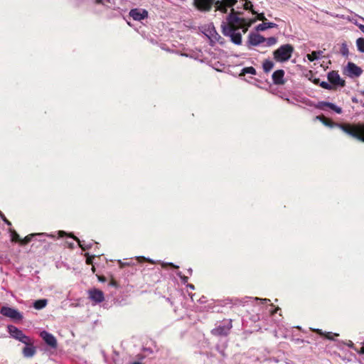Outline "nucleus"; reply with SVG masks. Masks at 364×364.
<instances>
[{
	"label": "nucleus",
	"mask_w": 364,
	"mask_h": 364,
	"mask_svg": "<svg viewBox=\"0 0 364 364\" xmlns=\"http://www.w3.org/2000/svg\"><path fill=\"white\" fill-rule=\"evenodd\" d=\"M223 34L230 38V41L235 45L242 43V34L240 32V28L227 25L223 22L221 25Z\"/></svg>",
	"instance_id": "obj_1"
},
{
	"label": "nucleus",
	"mask_w": 364,
	"mask_h": 364,
	"mask_svg": "<svg viewBox=\"0 0 364 364\" xmlns=\"http://www.w3.org/2000/svg\"><path fill=\"white\" fill-rule=\"evenodd\" d=\"M294 50V48L291 44L282 45L274 51V59L279 63L287 62L291 58Z\"/></svg>",
	"instance_id": "obj_2"
},
{
	"label": "nucleus",
	"mask_w": 364,
	"mask_h": 364,
	"mask_svg": "<svg viewBox=\"0 0 364 364\" xmlns=\"http://www.w3.org/2000/svg\"><path fill=\"white\" fill-rule=\"evenodd\" d=\"M341 129L347 134L364 142V124L353 126L340 125Z\"/></svg>",
	"instance_id": "obj_3"
},
{
	"label": "nucleus",
	"mask_w": 364,
	"mask_h": 364,
	"mask_svg": "<svg viewBox=\"0 0 364 364\" xmlns=\"http://www.w3.org/2000/svg\"><path fill=\"white\" fill-rule=\"evenodd\" d=\"M0 313L3 316L9 317L15 322L21 321L23 318L22 313L16 309L9 306H3L1 309Z\"/></svg>",
	"instance_id": "obj_4"
},
{
	"label": "nucleus",
	"mask_w": 364,
	"mask_h": 364,
	"mask_svg": "<svg viewBox=\"0 0 364 364\" xmlns=\"http://www.w3.org/2000/svg\"><path fill=\"white\" fill-rule=\"evenodd\" d=\"M327 78L333 87H344L345 80L342 79L337 71H331L327 75Z\"/></svg>",
	"instance_id": "obj_5"
},
{
	"label": "nucleus",
	"mask_w": 364,
	"mask_h": 364,
	"mask_svg": "<svg viewBox=\"0 0 364 364\" xmlns=\"http://www.w3.org/2000/svg\"><path fill=\"white\" fill-rule=\"evenodd\" d=\"M265 38L257 33H250L248 35L247 46H258L264 43Z\"/></svg>",
	"instance_id": "obj_6"
},
{
	"label": "nucleus",
	"mask_w": 364,
	"mask_h": 364,
	"mask_svg": "<svg viewBox=\"0 0 364 364\" xmlns=\"http://www.w3.org/2000/svg\"><path fill=\"white\" fill-rule=\"evenodd\" d=\"M232 328V321H225L212 330V333L215 336H227Z\"/></svg>",
	"instance_id": "obj_7"
},
{
	"label": "nucleus",
	"mask_w": 364,
	"mask_h": 364,
	"mask_svg": "<svg viewBox=\"0 0 364 364\" xmlns=\"http://www.w3.org/2000/svg\"><path fill=\"white\" fill-rule=\"evenodd\" d=\"M237 2V0H223L217 1L215 3V7L217 11L222 13H227L229 7L233 6Z\"/></svg>",
	"instance_id": "obj_8"
},
{
	"label": "nucleus",
	"mask_w": 364,
	"mask_h": 364,
	"mask_svg": "<svg viewBox=\"0 0 364 364\" xmlns=\"http://www.w3.org/2000/svg\"><path fill=\"white\" fill-rule=\"evenodd\" d=\"M129 16L134 21H141L148 17V11L143 9H132L129 11Z\"/></svg>",
	"instance_id": "obj_9"
},
{
	"label": "nucleus",
	"mask_w": 364,
	"mask_h": 364,
	"mask_svg": "<svg viewBox=\"0 0 364 364\" xmlns=\"http://www.w3.org/2000/svg\"><path fill=\"white\" fill-rule=\"evenodd\" d=\"M227 25L232 26H235V24L243 26L245 23L244 18H241L234 14L233 9H231V13L227 16Z\"/></svg>",
	"instance_id": "obj_10"
},
{
	"label": "nucleus",
	"mask_w": 364,
	"mask_h": 364,
	"mask_svg": "<svg viewBox=\"0 0 364 364\" xmlns=\"http://www.w3.org/2000/svg\"><path fill=\"white\" fill-rule=\"evenodd\" d=\"M194 5L201 11H209L213 6L212 0H194Z\"/></svg>",
	"instance_id": "obj_11"
},
{
	"label": "nucleus",
	"mask_w": 364,
	"mask_h": 364,
	"mask_svg": "<svg viewBox=\"0 0 364 364\" xmlns=\"http://www.w3.org/2000/svg\"><path fill=\"white\" fill-rule=\"evenodd\" d=\"M346 70L348 72V75L350 77H359L363 73V70L360 67H358L355 63L351 62H349L348 63L346 66Z\"/></svg>",
	"instance_id": "obj_12"
},
{
	"label": "nucleus",
	"mask_w": 364,
	"mask_h": 364,
	"mask_svg": "<svg viewBox=\"0 0 364 364\" xmlns=\"http://www.w3.org/2000/svg\"><path fill=\"white\" fill-rule=\"evenodd\" d=\"M89 298L95 304L101 303L104 301V294L101 290L93 289L89 291Z\"/></svg>",
	"instance_id": "obj_13"
},
{
	"label": "nucleus",
	"mask_w": 364,
	"mask_h": 364,
	"mask_svg": "<svg viewBox=\"0 0 364 364\" xmlns=\"http://www.w3.org/2000/svg\"><path fill=\"white\" fill-rule=\"evenodd\" d=\"M41 336L44 340V341L48 344L49 346L55 348L57 347V341L56 338L54 337L53 335L51 333L43 331L41 333Z\"/></svg>",
	"instance_id": "obj_14"
},
{
	"label": "nucleus",
	"mask_w": 364,
	"mask_h": 364,
	"mask_svg": "<svg viewBox=\"0 0 364 364\" xmlns=\"http://www.w3.org/2000/svg\"><path fill=\"white\" fill-rule=\"evenodd\" d=\"M317 107L318 109H321L322 110H325L326 108H330L331 109L333 110L338 114H341L342 112V109L333 103L328 102H320L318 105H317Z\"/></svg>",
	"instance_id": "obj_15"
},
{
	"label": "nucleus",
	"mask_w": 364,
	"mask_h": 364,
	"mask_svg": "<svg viewBox=\"0 0 364 364\" xmlns=\"http://www.w3.org/2000/svg\"><path fill=\"white\" fill-rule=\"evenodd\" d=\"M284 71L283 70H277L274 71L272 74L273 82L276 85H283L284 83Z\"/></svg>",
	"instance_id": "obj_16"
},
{
	"label": "nucleus",
	"mask_w": 364,
	"mask_h": 364,
	"mask_svg": "<svg viewBox=\"0 0 364 364\" xmlns=\"http://www.w3.org/2000/svg\"><path fill=\"white\" fill-rule=\"evenodd\" d=\"M36 353V348L31 343L28 345L25 346L23 348L22 353L25 358H32Z\"/></svg>",
	"instance_id": "obj_17"
},
{
	"label": "nucleus",
	"mask_w": 364,
	"mask_h": 364,
	"mask_svg": "<svg viewBox=\"0 0 364 364\" xmlns=\"http://www.w3.org/2000/svg\"><path fill=\"white\" fill-rule=\"evenodd\" d=\"M7 329L10 336L18 341L23 333L21 330L18 329L17 327L13 325H9L7 326Z\"/></svg>",
	"instance_id": "obj_18"
},
{
	"label": "nucleus",
	"mask_w": 364,
	"mask_h": 364,
	"mask_svg": "<svg viewBox=\"0 0 364 364\" xmlns=\"http://www.w3.org/2000/svg\"><path fill=\"white\" fill-rule=\"evenodd\" d=\"M276 27H277V25L276 23H272V22L265 23V22H263V23H259V25H257L256 26V31H265L267 28H276Z\"/></svg>",
	"instance_id": "obj_19"
},
{
	"label": "nucleus",
	"mask_w": 364,
	"mask_h": 364,
	"mask_svg": "<svg viewBox=\"0 0 364 364\" xmlns=\"http://www.w3.org/2000/svg\"><path fill=\"white\" fill-rule=\"evenodd\" d=\"M311 330L312 331H314V332H316L317 333H318L319 335L321 336H325V337L328 339V340H333V336H338V333H332L331 332H326V333H324L322 331V330L319 329V328H311Z\"/></svg>",
	"instance_id": "obj_20"
},
{
	"label": "nucleus",
	"mask_w": 364,
	"mask_h": 364,
	"mask_svg": "<svg viewBox=\"0 0 364 364\" xmlns=\"http://www.w3.org/2000/svg\"><path fill=\"white\" fill-rule=\"evenodd\" d=\"M323 54V51L321 50H317V51H313L311 53L307 54L306 58L308 60L311 62H313L316 60L319 59Z\"/></svg>",
	"instance_id": "obj_21"
},
{
	"label": "nucleus",
	"mask_w": 364,
	"mask_h": 364,
	"mask_svg": "<svg viewBox=\"0 0 364 364\" xmlns=\"http://www.w3.org/2000/svg\"><path fill=\"white\" fill-rule=\"evenodd\" d=\"M48 301L47 299H38L33 304V307L36 309L40 310L46 307L47 305Z\"/></svg>",
	"instance_id": "obj_22"
},
{
	"label": "nucleus",
	"mask_w": 364,
	"mask_h": 364,
	"mask_svg": "<svg viewBox=\"0 0 364 364\" xmlns=\"http://www.w3.org/2000/svg\"><path fill=\"white\" fill-rule=\"evenodd\" d=\"M246 74H251L255 75L257 74L256 70L253 67H246L242 69L240 74V76H244Z\"/></svg>",
	"instance_id": "obj_23"
},
{
	"label": "nucleus",
	"mask_w": 364,
	"mask_h": 364,
	"mask_svg": "<svg viewBox=\"0 0 364 364\" xmlns=\"http://www.w3.org/2000/svg\"><path fill=\"white\" fill-rule=\"evenodd\" d=\"M36 235L43 236V235H46V234L45 233L30 234V235L26 236L24 237V239L21 240V245L28 244V242H30L31 241L32 238Z\"/></svg>",
	"instance_id": "obj_24"
},
{
	"label": "nucleus",
	"mask_w": 364,
	"mask_h": 364,
	"mask_svg": "<svg viewBox=\"0 0 364 364\" xmlns=\"http://www.w3.org/2000/svg\"><path fill=\"white\" fill-rule=\"evenodd\" d=\"M274 67V63L272 61L269 60H266L264 61L262 68L265 73L269 72Z\"/></svg>",
	"instance_id": "obj_25"
},
{
	"label": "nucleus",
	"mask_w": 364,
	"mask_h": 364,
	"mask_svg": "<svg viewBox=\"0 0 364 364\" xmlns=\"http://www.w3.org/2000/svg\"><path fill=\"white\" fill-rule=\"evenodd\" d=\"M72 237H73L77 242H78V245L83 250H88L92 246V243H85V241H80L78 238L74 237V236H71Z\"/></svg>",
	"instance_id": "obj_26"
},
{
	"label": "nucleus",
	"mask_w": 364,
	"mask_h": 364,
	"mask_svg": "<svg viewBox=\"0 0 364 364\" xmlns=\"http://www.w3.org/2000/svg\"><path fill=\"white\" fill-rule=\"evenodd\" d=\"M277 43V38L276 37H269L268 38H265L264 46L265 47H271L275 45Z\"/></svg>",
	"instance_id": "obj_27"
},
{
	"label": "nucleus",
	"mask_w": 364,
	"mask_h": 364,
	"mask_svg": "<svg viewBox=\"0 0 364 364\" xmlns=\"http://www.w3.org/2000/svg\"><path fill=\"white\" fill-rule=\"evenodd\" d=\"M356 47L359 52L364 53V38H359L356 40Z\"/></svg>",
	"instance_id": "obj_28"
},
{
	"label": "nucleus",
	"mask_w": 364,
	"mask_h": 364,
	"mask_svg": "<svg viewBox=\"0 0 364 364\" xmlns=\"http://www.w3.org/2000/svg\"><path fill=\"white\" fill-rule=\"evenodd\" d=\"M18 341L24 343L26 346L33 343L32 339L24 333L18 339Z\"/></svg>",
	"instance_id": "obj_29"
},
{
	"label": "nucleus",
	"mask_w": 364,
	"mask_h": 364,
	"mask_svg": "<svg viewBox=\"0 0 364 364\" xmlns=\"http://www.w3.org/2000/svg\"><path fill=\"white\" fill-rule=\"evenodd\" d=\"M341 53L343 56H348V55L349 53L348 48V46H347V44L346 43H343L342 45H341Z\"/></svg>",
	"instance_id": "obj_30"
},
{
	"label": "nucleus",
	"mask_w": 364,
	"mask_h": 364,
	"mask_svg": "<svg viewBox=\"0 0 364 364\" xmlns=\"http://www.w3.org/2000/svg\"><path fill=\"white\" fill-rule=\"evenodd\" d=\"M316 119H319L320 121H321L322 123L324 125H326V126H328V127H332L333 126V122L331 121L328 120V119H326L323 117L318 116V117H316Z\"/></svg>",
	"instance_id": "obj_31"
},
{
	"label": "nucleus",
	"mask_w": 364,
	"mask_h": 364,
	"mask_svg": "<svg viewBox=\"0 0 364 364\" xmlns=\"http://www.w3.org/2000/svg\"><path fill=\"white\" fill-rule=\"evenodd\" d=\"M210 34L212 37L211 41H218V39L220 38V36L217 33L214 28L210 30Z\"/></svg>",
	"instance_id": "obj_32"
},
{
	"label": "nucleus",
	"mask_w": 364,
	"mask_h": 364,
	"mask_svg": "<svg viewBox=\"0 0 364 364\" xmlns=\"http://www.w3.org/2000/svg\"><path fill=\"white\" fill-rule=\"evenodd\" d=\"M11 240L14 242H21L19 235L15 230H11Z\"/></svg>",
	"instance_id": "obj_33"
},
{
	"label": "nucleus",
	"mask_w": 364,
	"mask_h": 364,
	"mask_svg": "<svg viewBox=\"0 0 364 364\" xmlns=\"http://www.w3.org/2000/svg\"><path fill=\"white\" fill-rule=\"evenodd\" d=\"M319 85L322 87V88H324L326 90H331L333 89V86L332 85L329 84L328 82H325V81H322L319 83Z\"/></svg>",
	"instance_id": "obj_34"
},
{
	"label": "nucleus",
	"mask_w": 364,
	"mask_h": 364,
	"mask_svg": "<svg viewBox=\"0 0 364 364\" xmlns=\"http://www.w3.org/2000/svg\"><path fill=\"white\" fill-rule=\"evenodd\" d=\"M252 7H253V5L252 4V3L250 1H245L244 3V8L245 10H251L253 14H256L253 10H252Z\"/></svg>",
	"instance_id": "obj_35"
},
{
	"label": "nucleus",
	"mask_w": 364,
	"mask_h": 364,
	"mask_svg": "<svg viewBox=\"0 0 364 364\" xmlns=\"http://www.w3.org/2000/svg\"><path fill=\"white\" fill-rule=\"evenodd\" d=\"M177 275L181 279L183 283H186L188 282V277L183 275L181 272H177Z\"/></svg>",
	"instance_id": "obj_36"
},
{
	"label": "nucleus",
	"mask_w": 364,
	"mask_h": 364,
	"mask_svg": "<svg viewBox=\"0 0 364 364\" xmlns=\"http://www.w3.org/2000/svg\"><path fill=\"white\" fill-rule=\"evenodd\" d=\"M86 257H87V259H86L87 264H92V259H94V256H90L88 254H86Z\"/></svg>",
	"instance_id": "obj_37"
},
{
	"label": "nucleus",
	"mask_w": 364,
	"mask_h": 364,
	"mask_svg": "<svg viewBox=\"0 0 364 364\" xmlns=\"http://www.w3.org/2000/svg\"><path fill=\"white\" fill-rule=\"evenodd\" d=\"M0 215L1 217L2 218V220H4V222L9 226H11V223L9 220H8L5 216L2 214V213L0 211Z\"/></svg>",
	"instance_id": "obj_38"
},
{
	"label": "nucleus",
	"mask_w": 364,
	"mask_h": 364,
	"mask_svg": "<svg viewBox=\"0 0 364 364\" xmlns=\"http://www.w3.org/2000/svg\"><path fill=\"white\" fill-rule=\"evenodd\" d=\"M257 18L262 21L266 20L264 13L257 14Z\"/></svg>",
	"instance_id": "obj_39"
},
{
	"label": "nucleus",
	"mask_w": 364,
	"mask_h": 364,
	"mask_svg": "<svg viewBox=\"0 0 364 364\" xmlns=\"http://www.w3.org/2000/svg\"><path fill=\"white\" fill-rule=\"evenodd\" d=\"M253 299L255 300V301L259 300V301H262L263 303H266L267 301H269V299H259V298H257V297H255Z\"/></svg>",
	"instance_id": "obj_40"
},
{
	"label": "nucleus",
	"mask_w": 364,
	"mask_h": 364,
	"mask_svg": "<svg viewBox=\"0 0 364 364\" xmlns=\"http://www.w3.org/2000/svg\"><path fill=\"white\" fill-rule=\"evenodd\" d=\"M166 264L170 265V266H171V267H174V268H178V266L175 265L174 264H173V263H171V262H170V263H163V264H162V266H163V267H164V266H166Z\"/></svg>",
	"instance_id": "obj_41"
},
{
	"label": "nucleus",
	"mask_w": 364,
	"mask_h": 364,
	"mask_svg": "<svg viewBox=\"0 0 364 364\" xmlns=\"http://www.w3.org/2000/svg\"><path fill=\"white\" fill-rule=\"evenodd\" d=\"M119 263L121 267H123L125 265H130V263H129V262L124 263L121 260H119Z\"/></svg>",
	"instance_id": "obj_42"
},
{
	"label": "nucleus",
	"mask_w": 364,
	"mask_h": 364,
	"mask_svg": "<svg viewBox=\"0 0 364 364\" xmlns=\"http://www.w3.org/2000/svg\"><path fill=\"white\" fill-rule=\"evenodd\" d=\"M139 259H143L144 260H146V261L149 262L151 264H154V262L152 259H146V258L143 257H139Z\"/></svg>",
	"instance_id": "obj_43"
},
{
	"label": "nucleus",
	"mask_w": 364,
	"mask_h": 364,
	"mask_svg": "<svg viewBox=\"0 0 364 364\" xmlns=\"http://www.w3.org/2000/svg\"><path fill=\"white\" fill-rule=\"evenodd\" d=\"M313 82L316 85H319V83L321 82L319 79L318 78H315L313 80Z\"/></svg>",
	"instance_id": "obj_44"
},
{
	"label": "nucleus",
	"mask_w": 364,
	"mask_h": 364,
	"mask_svg": "<svg viewBox=\"0 0 364 364\" xmlns=\"http://www.w3.org/2000/svg\"><path fill=\"white\" fill-rule=\"evenodd\" d=\"M59 237H63L66 233L64 231H59L58 232Z\"/></svg>",
	"instance_id": "obj_45"
},
{
	"label": "nucleus",
	"mask_w": 364,
	"mask_h": 364,
	"mask_svg": "<svg viewBox=\"0 0 364 364\" xmlns=\"http://www.w3.org/2000/svg\"><path fill=\"white\" fill-rule=\"evenodd\" d=\"M187 287H188V288H189V289H192V290L195 289V287H194V285H193V284H188L187 285Z\"/></svg>",
	"instance_id": "obj_46"
},
{
	"label": "nucleus",
	"mask_w": 364,
	"mask_h": 364,
	"mask_svg": "<svg viewBox=\"0 0 364 364\" xmlns=\"http://www.w3.org/2000/svg\"><path fill=\"white\" fill-rule=\"evenodd\" d=\"M358 27H359L360 30L364 33V25L360 24V25H359Z\"/></svg>",
	"instance_id": "obj_47"
},
{
	"label": "nucleus",
	"mask_w": 364,
	"mask_h": 364,
	"mask_svg": "<svg viewBox=\"0 0 364 364\" xmlns=\"http://www.w3.org/2000/svg\"><path fill=\"white\" fill-rule=\"evenodd\" d=\"M109 285L111 286H116V282L114 281H111L110 283H109Z\"/></svg>",
	"instance_id": "obj_48"
},
{
	"label": "nucleus",
	"mask_w": 364,
	"mask_h": 364,
	"mask_svg": "<svg viewBox=\"0 0 364 364\" xmlns=\"http://www.w3.org/2000/svg\"><path fill=\"white\" fill-rule=\"evenodd\" d=\"M252 299V298H250V297H245V298H244V299H243L245 300V301H244V302H247L248 300H250V299Z\"/></svg>",
	"instance_id": "obj_49"
},
{
	"label": "nucleus",
	"mask_w": 364,
	"mask_h": 364,
	"mask_svg": "<svg viewBox=\"0 0 364 364\" xmlns=\"http://www.w3.org/2000/svg\"><path fill=\"white\" fill-rule=\"evenodd\" d=\"M99 279L101 282H105V277L99 278Z\"/></svg>",
	"instance_id": "obj_50"
},
{
	"label": "nucleus",
	"mask_w": 364,
	"mask_h": 364,
	"mask_svg": "<svg viewBox=\"0 0 364 364\" xmlns=\"http://www.w3.org/2000/svg\"><path fill=\"white\" fill-rule=\"evenodd\" d=\"M188 272L191 274V273H192V269H191V268H190V269H188Z\"/></svg>",
	"instance_id": "obj_51"
},
{
	"label": "nucleus",
	"mask_w": 364,
	"mask_h": 364,
	"mask_svg": "<svg viewBox=\"0 0 364 364\" xmlns=\"http://www.w3.org/2000/svg\"><path fill=\"white\" fill-rule=\"evenodd\" d=\"M46 235L48 237H54V235Z\"/></svg>",
	"instance_id": "obj_52"
},
{
	"label": "nucleus",
	"mask_w": 364,
	"mask_h": 364,
	"mask_svg": "<svg viewBox=\"0 0 364 364\" xmlns=\"http://www.w3.org/2000/svg\"><path fill=\"white\" fill-rule=\"evenodd\" d=\"M133 364H141V363L139 362H134Z\"/></svg>",
	"instance_id": "obj_53"
},
{
	"label": "nucleus",
	"mask_w": 364,
	"mask_h": 364,
	"mask_svg": "<svg viewBox=\"0 0 364 364\" xmlns=\"http://www.w3.org/2000/svg\"><path fill=\"white\" fill-rule=\"evenodd\" d=\"M352 346H353L352 341H350L349 346L351 347Z\"/></svg>",
	"instance_id": "obj_54"
},
{
	"label": "nucleus",
	"mask_w": 364,
	"mask_h": 364,
	"mask_svg": "<svg viewBox=\"0 0 364 364\" xmlns=\"http://www.w3.org/2000/svg\"><path fill=\"white\" fill-rule=\"evenodd\" d=\"M352 346H353L352 341H350L349 346L351 347Z\"/></svg>",
	"instance_id": "obj_55"
},
{
	"label": "nucleus",
	"mask_w": 364,
	"mask_h": 364,
	"mask_svg": "<svg viewBox=\"0 0 364 364\" xmlns=\"http://www.w3.org/2000/svg\"><path fill=\"white\" fill-rule=\"evenodd\" d=\"M353 102H357L356 99L355 98H353Z\"/></svg>",
	"instance_id": "obj_56"
},
{
	"label": "nucleus",
	"mask_w": 364,
	"mask_h": 364,
	"mask_svg": "<svg viewBox=\"0 0 364 364\" xmlns=\"http://www.w3.org/2000/svg\"><path fill=\"white\" fill-rule=\"evenodd\" d=\"M97 3H100V0H97Z\"/></svg>",
	"instance_id": "obj_57"
},
{
	"label": "nucleus",
	"mask_w": 364,
	"mask_h": 364,
	"mask_svg": "<svg viewBox=\"0 0 364 364\" xmlns=\"http://www.w3.org/2000/svg\"><path fill=\"white\" fill-rule=\"evenodd\" d=\"M361 93H362L363 95H364V90H363V91L361 92Z\"/></svg>",
	"instance_id": "obj_58"
},
{
	"label": "nucleus",
	"mask_w": 364,
	"mask_h": 364,
	"mask_svg": "<svg viewBox=\"0 0 364 364\" xmlns=\"http://www.w3.org/2000/svg\"><path fill=\"white\" fill-rule=\"evenodd\" d=\"M363 107H364V103H363Z\"/></svg>",
	"instance_id": "obj_59"
}]
</instances>
